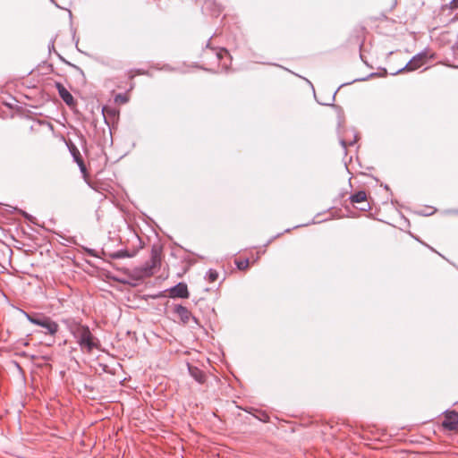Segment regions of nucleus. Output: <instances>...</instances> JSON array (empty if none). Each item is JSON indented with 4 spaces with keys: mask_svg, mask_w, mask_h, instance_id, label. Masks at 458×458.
<instances>
[{
    "mask_svg": "<svg viewBox=\"0 0 458 458\" xmlns=\"http://www.w3.org/2000/svg\"><path fill=\"white\" fill-rule=\"evenodd\" d=\"M70 331L82 351L90 352L93 349L98 348V339L91 334L88 326L72 323L70 326Z\"/></svg>",
    "mask_w": 458,
    "mask_h": 458,
    "instance_id": "1",
    "label": "nucleus"
},
{
    "mask_svg": "<svg viewBox=\"0 0 458 458\" xmlns=\"http://www.w3.org/2000/svg\"><path fill=\"white\" fill-rule=\"evenodd\" d=\"M23 314L31 324L43 327L46 330L45 334L55 335L59 330L58 324L49 317L44 315H30L25 311H23Z\"/></svg>",
    "mask_w": 458,
    "mask_h": 458,
    "instance_id": "2",
    "label": "nucleus"
},
{
    "mask_svg": "<svg viewBox=\"0 0 458 458\" xmlns=\"http://www.w3.org/2000/svg\"><path fill=\"white\" fill-rule=\"evenodd\" d=\"M426 58H427V53L425 51L420 52V53L417 54L416 55H414L406 64V65L403 68L400 69L397 72H401L403 71L411 72V71L417 70L418 68L422 66Z\"/></svg>",
    "mask_w": 458,
    "mask_h": 458,
    "instance_id": "3",
    "label": "nucleus"
},
{
    "mask_svg": "<svg viewBox=\"0 0 458 458\" xmlns=\"http://www.w3.org/2000/svg\"><path fill=\"white\" fill-rule=\"evenodd\" d=\"M442 426L448 430H455L458 428V413L454 411H445Z\"/></svg>",
    "mask_w": 458,
    "mask_h": 458,
    "instance_id": "4",
    "label": "nucleus"
},
{
    "mask_svg": "<svg viewBox=\"0 0 458 458\" xmlns=\"http://www.w3.org/2000/svg\"><path fill=\"white\" fill-rule=\"evenodd\" d=\"M350 200L352 203H360V210L366 211L370 208L369 203L367 201V194L364 191H360L354 194H352L350 196Z\"/></svg>",
    "mask_w": 458,
    "mask_h": 458,
    "instance_id": "5",
    "label": "nucleus"
},
{
    "mask_svg": "<svg viewBox=\"0 0 458 458\" xmlns=\"http://www.w3.org/2000/svg\"><path fill=\"white\" fill-rule=\"evenodd\" d=\"M358 139L357 133L354 129L345 131L344 134L340 138V144L344 150L347 146H352L356 143Z\"/></svg>",
    "mask_w": 458,
    "mask_h": 458,
    "instance_id": "6",
    "label": "nucleus"
},
{
    "mask_svg": "<svg viewBox=\"0 0 458 458\" xmlns=\"http://www.w3.org/2000/svg\"><path fill=\"white\" fill-rule=\"evenodd\" d=\"M188 287L184 283H179L170 289V297L172 298H188Z\"/></svg>",
    "mask_w": 458,
    "mask_h": 458,
    "instance_id": "7",
    "label": "nucleus"
},
{
    "mask_svg": "<svg viewBox=\"0 0 458 458\" xmlns=\"http://www.w3.org/2000/svg\"><path fill=\"white\" fill-rule=\"evenodd\" d=\"M55 87L58 90L60 98L67 106H72L75 104L72 95L66 89V88L63 84L57 82L55 84Z\"/></svg>",
    "mask_w": 458,
    "mask_h": 458,
    "instance_id": "8",
    "label": "nucleus"
},
{
    "mask_svg": "<svg viewBox=\"0 0 458 458\" xmlns=\"http://www.w3.org/2000/svg\"><path fill=\"white\" fill-rule=\"evenodd\" d=\"M174 313L180 318L183 324L189 323L191 318V312L186 307L180 304L174 305Z\"/></svg>",
    "mask_w": 458,
    "mask_h": 458,
    "instance_id": "9",
    "label": "nucleus"
},
{
    "mask_svg": "<svg viewBox=\"0 0 458 458\" xmlns=\"http://www.w3.org/2000/svg\"><path fill=\"white\" fill-rule=\"evenodd\" d=\"M188 370L190 375L198 382L202 384L205 381V374L197 367L188 364Z\"/></svg>",
    "mask_w": 458,
    "mask_h": 458,
    "instance_id": "10",
    "label": "nucleus"
},
{
    "mask_svg": "<svg viewBox=\"0 0 458 458\" xmlns=\"http://www.w3.org/2000/svg\"><path fill=\"white\" fill-rule=\"evenodd\" d=\"M113 259H123L131 257L127 250H120L111 255Z\"/></svg>",
    "mask_w": 458,
    "mask_h": 458,
    "instance_id": "11",
    "label": "nucleus"
},
{
    "mask_svg": "<svg viewBox=\"0 0 458 458\" xmlns=\"http://www.w3.org/2000/svg\"><path fill=\"white\" fill-rule=\"evenodd\" d=\"M218 277V273L216 270L209 269L207 273V278L209 282H215Z\"/></svg>",
    "mask_w": 458,
    "mask_h": 458,
    "instance_id": "12",
    "label": "nucleus"
},
{
    "mask_svg": "<svg viewBox=\"0 0 458 458\" xmlns=\"http://www.w3.org/2000/svg\"><path fill=\"white\" fill-rule=\"evenodd\" d=\"M73 157H74V159H75L76 163L78 164V165H79V167H80L81 171L82 173H85V172H86V166H85V165H84V163H83V160H82V159H81V157H80V154L78 153V156H77V155H75V154H73Z\"/></svg>",
    "mask_w": 458,
    "mask_h": 458,
    "instance_id": "13",
    "label": "nucleus"
},
{
    "mask_svg": "<svg viewBox=\"0 0 458 458\" xmlns=\"http://www.w3.org/2000/svg\"><path fill=\"white\" fill-rule=\"evenodd\" d=\"M249 259H246L243 260L236 261V266L240 270H244L249 267Z\"/></svg>",
    "mask_w": 458,
    "mask_h": 458,
    "instance_id": "14",
    "label": "nucleus"
},
{
    "mask_svg": "<svg viewBox=\"0 0 458 458\" xmlns=\"http://www.w3.org/2000/svg\"><path fill=\"white\" fill-rule=\"evenodd\" d=\"M229 55V53L226 49H221L217 54H216V57L217 59H222L224 58L225 56H227Z\"/></svg>",
    "mask_w": 458,
    "mask_h": 458,
    "instance_id": "15",
    "label": "nucleus"
},
{
    "mask_svg": "<svg viewBox=\"0 0 458 458\" xmlns=\"http://www.w3.org/2000/svg\"><path fill=\"white\" fill-rule=\"evenodd\" d=\"M152 261H153V265L155 266V265H156V263H157V255H156V254H154V255L152 256Z\"/></svg>",
    "mask_w": 458,
    "mask_h": 458,
    "instance_id": "16",
    "label": "nucleus"
},
{
    "mask_svg": "<svg viewBox=\"0 0 458 458\" xmlns=\"http://www.w3.org/2000/svg\"><path fill=\"white\" fill-rule=\"evenodd\" d=\"M117 98H120L123 102H126V101H127L126 98H125V97H123V96H121V95H119V96L117 97Z\"/></svg>",
    "mask_w": 458,
    "mask_h": 458,
    "instance_id": "17",
    "label": "nucleus"
},
{
    "mask_svg": "<svg viewBox=\"0 0 458 458\" xmlns=\"http://www.w3.org/2000/svg\"><path fill=\"white\" fill-rule=\"evenodd\" d=\"M24 216H25V217H26L28 220L31 221V218H32V216H29L28 214H24Z\"/></svg>",
    "mask_w": 458,
    "mask_h": 458,
    "instance_id": "18",
    "label": "nucleus"
},
{
    "mask_svg": "<svg viewBox=\"0 0 458 458\" xmlns=\"http://www.w3.org/2000/svg\"><path fill=\"white\" fill-rule=\"evenodd\" d=\"M453 3H454V6L457 7L458 6V0H453Z\"/></svg>",
    "mask_w": 458,
    "mask_h": 458,
    "instance_id": "19",
    "label": "nucleus"
},
{
    "mask_svg": "<svg viewBox=\"0 0 458 458\" xmlns=\"http://www.w3.org/2000/svg\"><path fill=\"white\" fill-rule=\"evenodd\" d=\"M337 90L333 94L332 98H331V100L333 101L335 99V96L336 94Z\"/></svg>",
    "mask_w": 458,
    "mask_h": 458,
    "instance_id": "20",
    "label": "nucleus"
},
{
    "mask_svg": "<svg viewBox=\"0 0 458 458\" xmlns=\"http://www.w3.org/2000/svg\"><path fill=\"white\" fill-rule=\"evenodd\" d=\"M321 105H330L329 103L319 102Z\"/></svg>",
    "mask_w": 458,
    "mask_h": 458,
    "instance_id": "21",
    "label": "nucleus"
}]
</instances>
